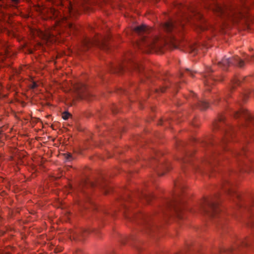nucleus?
I'll list each match as a JSON object with an SVG mask.
<instances>
[{
    "instance_id": "12",
    "label": "nucleus",
    "mask_w": 254,
    "mask_h": 254,
    "mask_svg": "<svg viewBox=\"0 0 254 254\" xmlns=\"http://www.w3.org/2000/svg\"><path fill=\"white\" fill-rule=\"evenodd\" d=\"M125 217L126 218L130 220H132V219L134 218L139 219L141 220V222L143 223L145 226L148 228L151 226V223L150 222L151 218L150 215L143 214H140L138 215L132 214L131 216H130L126 214Z\"/></svg>"
},
{
    "instance_id": "6",
    "label": "nucleus",
    "mask_w": 254,
    "mask_h": 254,
    "mask_svg": "<svg viewBox=\"0 0 254 254\" xmlns=\"http://www.w3.org/2000/svg\"><path fill=\"white\" fill-rule=\"evenodd\" d=\"M125 69H133L140 72L143 67L140 63L133 59L132 55L131 57H127L123 63L111 66V70L113 72H122Z\"/></svg>"
},
{
    "instance_id": "21",
    "label": "nucleus",
    "mask_w": 254,
    "mask_h": 254,
    "mask_svg": "<svg viewBox=\"0 0 254 254\" xmlns=\"http://www.w3.org/2000/svg\"><path fill=\"white\" fill-rule=\"evenodd\" d=\"M245 153V151L242 150L241 152L235 151L233 152L232 154L236 157L242 156Z\"/></svg>"
},
{
    "instance_id": "17",
    "label": "nucleus",
    "mask_w": 254,
    "mask_h": 254,
    "mask_svg": "<svg viewBox=\"0 0 254 254\" xmlns=\"http://www.w3.org/2000/svg\"><path fill=\"white\" fill-rule=\"evenodd\" d=\"M169 169V164L168 163H162L156 168V172L160 176H162L164 174L165 171Z\"/></svg>"
},
{
    "instance_id": "28",
    "label": "nucleus",
    "mask_w": 254,
    "mask_h": 254,
    "mask_svg": "<svg viewBox=\"0 0 254 254\" xmlns=\"http://www.w3.org/2000/svg\"><path fill=\"white\" fill-rule=\"evenodd\" d=\"M167 87H168V84L167 83H165L164 84V85H163V86L160 88L159 90H160V91L161 92H165V89H166V88H167Z\"/></svg>"
},
{
    "instance_id": "8",
    "label": "nucleus",
    "mask_w": 254,
    "mask_h": 254,
    "mask_svg": "<svg viewBox=\"0 0 254 254\" xmlns=\"http://www.w3.org/2000/svg\"><path fill=\"white\" fill-rule=\"evenodd\" d=\"M184 24L182 23L181 17L176 20L171 19L164 23L162 25V28L168 34H170V41L175 39V34L183 29Z\"/></svg>"
},
{
    "instance_id": "33",
    "label": "nucleus",
    "mask_w": 254,
    "mask_h": 254,
    "mask_svg": "<svg viewBox=\"0 0 254 254\" xmlns=\"http://www.w3.org/2000/svg\"><path fill=\"white\" fill-rule=\"evenodd\" d=\"M251 243V240H249V241H245V242H243V245L245 246H248L249 244H250Z\"/></svg>"
},
{
    "instance_id": "27",
    "label": "nucleus",
    "mask_w": 254,
    "mask_h": 254,
    "mask_svg": "<svg viewBox=\"0 0 254 254\" xmlns=\"http://www.w3.org/2000/svg\"><path fill=\"white\" fill-rule=\"evenodd\" d=\"M84 44L87 47H88V46L92 44V41H91L89 39L85 40L84 42Z\"/></svg>"
},
{
    "instance_id": "39",
    "label": "nucleus",
    "mask_w": 254,
    "mask_h": 254,
    "mask_svg": "<svg viewBox=\"0 0 254 254\" xmlns=\"http://www.w3.org/2000/svg\"><path fill=\"white\" fill-rule=\"evenodd\" d=\"M195 49H194L193 50V52L195 53Z\"/></svg>"
},
{
    "instance_id": "26",
    "label": "nucleus",
    "mask_w": 254,
    "mask_h": 254,
    "mask_svg": "<svg viewBox=\"0 0 254 254\" xmlns=\"http://www.w3.org/2000/svg\"><path fill=\"white\" fill-rule=\"evenodd\" d=\"M68 25L70 29L73 30H75L77 28L75 25H74L73 24L69 23V22H68Z\"/></svg>"
},
{
    "instance_id": "5",
    "label": "nucleus",
    "mask_w": 254,
    "mask_h": 254,
    "mask_svg": "<svg viewBox=\"0 0 254 254\" xmlns=\"http://www.w3.org/2000/svg\"><path fill=\"white\" fill-rule=\"evenodd\" d=\"M217 196L204 198L199 206L200 212L209 217H214L219 212Z\"/></svg>"
},
{
    "instance_id": "23",
    "label": "nucleus",
    "mask_w": 254,
    "mask_h": 254,
    "mask_svg": "<svg viewBox=\"0 0 254 254\" xmlns=\"http://www.w3.org/2000/svg\"><path fill=\"white\" fill-rule=\"evenodd\" d=\"M69 116L70 114L68 113L65 112L63 113L62 115V118L64 120H66L68 119Z\"/></svg>"
},
{
    "instance_id": "14",
    "label": "nucleus",
    "mask_w": 254,
    "mask_h": 254,
    "mask_svg": "<svg viewBox=\"0 0 254 254\" xmlns=\"http://www.w3.org/2000/svg\"><path fill=\"white\" fill-rule=\"evenodd\" d=\"M92 230L90 229H82L72 233L73 239L75 240H83Z\"/></svg>"
},
{
    "instance_id": "13",
    "label": "nucleus",
    "mask_w": 254,
    "mask_h": 254,
    "mask_svg": "<svg viewBox=\"0 0 254 254\" xmlns=\"http://www.w3.org/2000/svg\"><path fill=\"white\" fill-rule=\"evenodd\" d=\"M213 71L210 67H207L205 72L203 73L204 83L205 85L209 86L212 82L215 80H220L215 79V77L212 75Z\"/></svg>"
},
{
    "instance_id": "3",
    "label": "nucleus",
    "mask_w": 254,
    "mask_h": 254,
    "mask_svg": "<svg viewBox=\"0 0 254 254\" xmlns=\"http://www.w3.org/2000/svg\"><path fill=\"white\" fill-rule=\"evenodd\" d=\"M175 187L178 190L173 198L170 200H167L165 205L162 208V211L164 212L165 209L169 210L172 211L176 216L181 218V212L183 210V205L184 201L182 197V191H183L185 186L184 183L181 181H178L175 183Z\"/></svg>"
},
{
    "instance_id": "9",
    "label": "nucleus",
    "mask_w": 254,
    "mask_h": 254,
    "mask_svg": "<svg viewBox=\"0 0 254 254\" xmlns=\"http://www.w3.org/2000/svg\"><path fill=\"white\" fill-rule=\"evenodd\" d=\"M98 187L104 190V193L107 194L108 193V189L107 184L103 180L98 181L96 183L88 182L84 183L81 188V191L83 195L84 199L87 201L90 200V189L92 188Z\"/></svg>"
},
{
    "instance_id": "32",
    "label": "nucleus",
    "mask_w": 254,
    "mask_h": 254,
    "mask_svg": "<svg viewBox=\"0 0 254 254\" xmlns=\"http://www.w3.org/2000/svg\"><path fill=\"white\" fill-rule=\"evenodd\" d=\"M13 5H15L18 4L20 1V0H11Z\"/></svg>"
},
{
    "instance_id": "1",
    "label": "nucleus",
    "mask_w": 254,
    "mask_h": 254,
    "mask_svg": "<svg viewBox=\"0 0 254 254\" xmlns=\"http://www.w3.org/2000/svg\"><path fill=\"white\" fill-rule=\"evenodd\" d=\"M225 118L221 115L219 117L218 121H216L214 123V127L216 129H221L223 134V137L219 142L215 140H210L209 142L205 143V145L210 147L212 149L210 151V154L207 159L204 161V163L206 165L212 166V161L215 159L216 156L220 154V151L217 148L218 144H220L221 147L225 149L224 144L229 139V137L232 136L235 134L237 128H233L231 127H228L227 128H224L223 126L225 124L224 123Z\"/></svg>"
},
{
    "instance_id": "30",
    "label": "nucleus",
    "mask_w": 254,
    "mask_h": 254,
    "mask_svg": "<svg viewBox=\"0 0 254 254\" xmlns=\"http://www.w3.org/2000/svg\"><path fill=\"white\" fill-rule=\"evenodd\" d=\"M78 95H79V96L80 97V98L81 99H85V98H86V97H85V96H86V95L82 94L81 93L80 91H78Z\"/></svg>"
},
{
    "instance_id": "35",
    "label": "nucleus",
    "mask_w": 254,
    "mask_h": 254,
    "mask_svg": "<svg viewBox=\"0 0 254 254\" xmlns=\"http://www.w3.org/2000/svg\"><path fill=\"white\" fill-rule=\"evenodd\" d=\"M74 10L73 9V8L72 7L68 8L67 9V11H68V12L69 13L70 15L71 14V13L72 12H73Z\"/></svg>"
},
{
    "instance_id": "40",
    "label": "nucleus",
    "mask_w": 254,
    "mask_h": 254,
    "mask_svg": "<svg viewBox=\"0 0 254 254\" xmlns=\"http://www.w3.org/2000/svg\"><path fill=\"white\" fill-rule=\"evenodd\" d=\"M192 96H194V93H192Z\"/></svg>"
},
{
    "instance_id": "11",
    "label": "nucleus",
    "mask_w": 254,
    "mask_h": 254,
    "mask_svg": "<svg viewBox=\"0 0 254 254\" xmlns=\"http://www.w3.org/2000/svg\"><path fill=\"white\" fill-rule=\"evenodd\" d=\"M217 64L223 70H226L228 67L231 64L242 67L244 65V62L238 56L231 58L224 57L221 61L218 62Z\"/></svg>"
},
{
    "instance_id": "38",
    "label": "nucleus",
    "mask_w": 254,
    "mask_h": 254,
    "mask_svg": "<svg viewBox=\"0 0 254 254\" xmlns=\"http://www.w3.org/2000/svg\"><path fill=\"white\" fill-rule=\"evenodd\" d=\"M2 234H3V232L2 231H0V236L2 235Z\"/></svg>"
},
{
    "instance_id": "16",
    "label": "nucleus",
    "mask_w": 254,
    "mask_h": 254,
    "mask_svg": "<svg viewBox=\"0 0 254 254\" xmlns=\"http://www.w3.org/2000/svg\"><path fill=\"white\" fill-rule=\"evenodd\" d=\"M231 187V184L229 182V181L227 180V179H226V178L224 179V180H223V183L222 185V187L224 190L225 191L226 193L230 194L234 193V194H235L236 195L237 197H238L239 195L236 192H235V191L234 190H231L230 189Z\"/></svg>"
},
{
    "instance_id": "20",
    "label": "nucleus",
    "mask_w": 254,
    "mask_h": 254,
    "mask_svg": "<svg viewBox=\"0 0 254 254\" xmlns=\"http://www.w3.org/2000/svg\"><path fill=\"white\" fill-rule=\"evenodd\" d=\"M190 153H188L186 155V156L185 157H184V158H183L182 160H181V161L183 163H190V160H189V158H190Z\"/></svg>"
},
{
    "instance_id": "34",
    "label": "nucleus",
    "mask_w": 254,
    "mask_h": 254,
    "mask_svg": "<svg viewBox=\"0 0 254 254\" xmlns=\"http://www.w3.org/2000/svg\"><path fill=\"white\" fill-rule=\"evenodd\" d=\"M248 94L246 93V94H243L242 95V99L245 101L246 100V99L248 98Z\"/></svg>"
},
{
    "instance_id": "37",
    "label": "nucleus",
    "mask_w": 254,
    "mask_h": 254,
    "mask_svg": "<svg viewBox=\"0 0 254 254\" xmlns=\"http://www.w3.org/2000/svg\"><path fill=\"white\" fill-rule=\"evenodd\" d=\"M98 41V40L96 41H92V43H95V44L97 45L96 44V42Z\"/></svg>"
},
{
    "instance_id": "24",
    "label": "nucleus",
    "mask_w": 254,
    "mask_h": 254,
    "mask_svg": "<svg viewBox=\"0 0 254 254\" xmlns=\"http://www.w3.org/2000/svg\"><path fill=\"white\" fill-rule=\"evenodd\" d=\"M159 155L160 153L155 152L154 155L152 156V161L156 163L157 161V157Z\"/></svg>"
},
{
    "instance_id": "29",
    "label": "nucleus",
    "mask_w": 254,
    "mask_h": 254,
    "mask_svg": "<svg viewBox=\"0 0 254 254\" xmlns=\"http://www.w3.org/2000/svg\"><path fill=\"white\" fill-rule=\"evenodd\" d=\"M186 72H187L188 73V74H189L190 75L193 77V71H191V70H190L189 68H186Z\"/></svg>"
},
{
    "instance_id": "10",
    "label": "nucleus",
    "mask_w": 254,
    "mask_h": 254,
    "mask_svg": "<svg viewBox=\"0 0 254 254\" xmlns=\"http://www.w3.org/2000/svg\"><path fill=\"white\" fill-rule=\"evenodd\" d=\"M233 114L235 118L243 117L245 122L249 130L254 135V118L244 108H241L240 110L233 112Z\"/></svg>"
},
{
    "instance_id": "18",
    "label": "nucleus",
    "mask_w": 254,
    "mask_h": 254,
    "mask_svg": "<svg viewBox=\"0 0 254 254\" xmlns=\"http://www.w3.org/2000/svg\"><path fill=\"white\" fill-rule=\"evenodd\" d=\"M196 107L199 109L203 110H205L209 107V104L207 102L203 99H198L197 103L195 104Z\"/></svg>"
},
{
    "instance_id": "19",
    "label": "nucleus",
    "mask_w": 254,
    "mask_h": 254,
    "mask_svg": "<svg viewBox=\"0 0 254 254\" xmlns=\"http://www.w3.org/2000/svg\"><path fill=\"white\" fill-rule=\"evenodd\" d=\"M96 44L100 48L104 50H108L109 48L107 44L102 40H98V41L96 42Z\"/></svg>"
},
{
    "instance_id": "7",
    "label": "nucleus",
    "mask_w": 254,
    "mask_h": 254,
    "mask_svg": "<svg viewBox=\"0 0 254 254\" xmlns=\"http://www.w3.org/2000/svg\"><path fill=\"white\" fill-rule=\"evenodd\" d=\"M189 13L181 16V20L183 18L185 21H190L191 19L200 21L199 23H196L197 28L201 31H204L207 28V25L205 23V20L203 18L202 14L197 9L193 7L188 8ZM195 22V21H193Z\"/></svg>"
},
{
    "instance_id": "25",
    "label": "nucleus",
    "mask_w": 254,
    "mask_h": 254,
    "mask_svg": "<svg viewBox=\"0 0 254 254\" xmlns=\"http://www.w3.org/2000/svg\"><path fill=\"white\" fill-rule=\"evenodd\" d=\"M65 158L67 161H70L72 159V156L70 153L64 154Z\"/></svg>"
},
{
    "instance_id": "22",
    "label": "nucleus",
    "mask_w": 254,
    "mask_h": 254,
    "mask_svg": "<svg viewBox=\"0 0 254 254\" xmlns=\"http://www.w3.org/2000/svg\"><path fill=\"white\" fill-rule=\"evenodd\" d=\"M240 81L239 80L236 78H235L232 81V88H234L235 86L238 85L239 84Z\"/></svg>"
},
{
    "instance_id": "36",
    "label": "nucleus",
    "mask_w": 254,
    "mask_h": 254,
    "mask_svg": "<svg viewBox=\"0 0 254 254\" xmlns=\"http://www.w3.org/2000/svg\"><path fill=\"white\" fill-rule=\"evenodd\" d=\"M251 59L252 60H254V56H253L251 57Z\"/></svg>"
},
{
    "instance_id": "4",
    "label": "nucleus",
    "mask_w": 254,
    "mask_h": 254,
    "mask_svg": "<svg viewBox=\"0 0 254 254\" xmlns=\"http://www.w3.org/2000/svg\"><path fill=\"white\" fill-rule=\"evenodd\" d=\"M213 2H214L213 5H209L210 8L212 9L213 12L222 19H232L235 14L240 13L239 10L235 9L234 6L221 5L215 2L213 0Z\"/></svg>"
},
{
    "instance_id": "2",
    "label": "nucleus",
    "mask_w": 254,
    "mask_h": 254,
    "mask_svg": "<svg viewBox=\"0 0 254 254\" xmlns=\"http://www.w3.org/2000/svg\"><path fill=\"white\" fill-rule=\"evenodd\" d=\"M134 32L140 36L135 46L143 52L149 53L151 50H160L167 42L158 37L149 36L150 29L145 25L135 26Z\"/></svg>"
},
{
    "instance_id": "31",
    "label": "nucleus",
    "mask_w": 254,
    "mask_h": 254,
    "mask_svg": "<svg viewBox=\"0 0 254 254\" xmlns=\"http://www.w3.org/2000/svg\"><path fill=\"white\" fill-rule=\"evenodd\" d=\"M193 168L195 170H198L200 171H201L202 170V167L201 166H198V165H195L193 166Z\"/></svg>"
},
{
    "instance_id": "15",
    "label": "nucleus",
    "mask_w": 254,
    "mask_h": 254,
    "mask_svg": "<svg viewBox=\"0 0 254 254\" xmlns=\"http://www.w3.org/2000/svg\"><path fill=\"white\" fill-rule=\"evenodd\" d=\"M137 197L141 201L149 203L153 198V196L150 192H139L137 193Z\"/></svg>"
}]
</instances>
